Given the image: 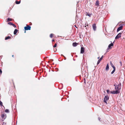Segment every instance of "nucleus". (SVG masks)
Instances as JSON below:
<instances>
[{
    "label": "nucleus",
    "instance_id": "obj_6",
    "mask_svg": "<svg viewBox=\"0 0 125 125\" xmlns=\"http://www.w3.org/2000/svg\"><path fill=\"white\" fill-rule=\"evenodd\" d=\"M119 93V92L117 90L111 92V93L113 94H117Z\"/></svg>",
    "mask_w": 125,
    "mask_h": 125
},
{
    "label": "nucleus",
    "instance_id": "obj_29",
    "mask_svg": "<svg viewBox=\"0 0 125 125\" xmlns=\"http://www.w3.org/2000/svg\"><path fill=\"white\" fill-rule=\"evenodd\" d=\"M109 90H107V93H109Z\"/></svg>",
    "mask_w": 125,
    "mask_h": 125
},
{
    "label": "nucleus",
    "instance_id": "obj_35",
    "mask_svg": "<svg viewBox=\"0 0 125 125\" xmlns=\"http://www.w3.org/2000/svg\"><path fill=\"white\" fill-rule=\"evenodd\" d=\"M13 56H14L13 55H12V56L13 57Z\"/></svg>",
    "mask_w": 125,
    "mask_h": 125
},
{
    "label": "nucleus",
    "instance_id": "obj_20",
    "mask_svg": "<svg viewBox=\"0 0 125 125\" xmlns=\"http://www.w3.org/2000/svg\"><path fill=\"white\" fill-rule=\"evenodd\" d=\"M115 68H114L113 69V70L112 71V72L111 73V74H113L115 72Z\"/></svg>",
    "mask_w": 125,
    "mask_h": 125
},
{
    "label": "nucleus",
    "instance_id": "obj_4",
    "mask_svg": "<svg viewBox=\"0 0 125 125\" xmlns=\"http://www.w3.org/2000/svg\"><path fill=\"white\" fill-rule=\"evenodd\" d=\"M121 34L122 33H120L118 34L115 37V39H117L120 38L121 37Z\"/></svg>",
    "mask_w": 125,
    "mask_h": 125
},
{
    "label": "nucleus",
    "instance_id": "obj_10",
    "mask_svg": "<svg viewBox=\"0 0 125 125\" xmlns=\"http://www.w3.org/2000/svg\"><path fill=\"white\" fill-rule=\"evenodd\" d=\"M103 56H102L98 60V61L97 63V64L98 65V64H99V63H100V61H101L102 60L103 58Z\"/></svg>",
    "mask_w": 125,
    "mask_h": 125
},
{
    "label": "nucleus",
    "instance_id": "obj_3",
    "mask_svg": "<svg viewBox=\"0 0 125 125\" xmlns=\"http://www.w3.org/2000/svg\"><path fill=\"white\" fill-rule=\"evenodd\" d=\"M1 117L2 118V121H3L6 117V115L5 114H2L1 115Z\"/></svg>",
    "mask_w": 125,
    "mask_h": 125
},
{
    "label": "nucleus",
    "instance_id": "obj_33",
    "mask_svg": "<svg viewBox=\"0 0 125 125\" xmlns=\"http://www.w3.org/2000/svg\"><path fill=\"white\" fill-rule=\"evenodd\" d=\"M54 40H52V42L54 41Z\"/></svg>",
    "mask_w": 125,
    "mask_h": 125
},
{
    "label": "nucleus",
    "instance_id": "obj_31",
    "mask_svg": "<svg viewBox=\"0 0 125 125\" xmlns=\"http://www.w3.org/2000/svg\"><path fill=\"white\" fill-rule=\"evenodd\" d=\"M0 73H2V71L0 69Z\"/></svg>",
    "mask_w": 125,
    "mask_h": 125
},
{
    "label": "nucleus",
    "instance_id": "obj_13",
    "mask_svg": "<svg viewBox=\"0 0 125 125\" xmlns=\"http://www.w3.org/2000/svg\"><path fill=\"white\" fill-rule=\"evenodd\" d=\"M78 44V43L76 42H73V45L74 47L76 46Z\"/></svg>",
    "mask_w": 125,
    "mask_h": 125
},
{
    "label": "nucleus",
    "instance_id": "obj_5",
    "mask_svg": "<svg viewBox=\"0 0 125 125\" xmlns=\"http://www.w3.org/2000/svg\"><path fill=\"white\" fill-rule=\"evenodd\" d=\"M113 45V44L112 43H111L108 46V48L107 49V51L110 49H111L112 48V47Z\"/></svg>",
    "mask_w": 125,
    "mask_h": 125
},
{
    "label": "nucleus",
    "instance_id": "obj_17",
    "mask_svg": "<svg viewBox=\"0 0 125 125\" xmlns=\"http://www.w3.org/2000/svg\"><path fill=\"white\" fill-rule=\"evenodd\" d=\"M86 15L88 16L89 17H91L92 14H89V13L88 12H86Z\"/></svg>",
    "mask_w": 125,
    "mask_h": 125
},
{
    "label": "nucleus",
    "instance_id": "obj_15",
    "mask_svg": "<svg viewBox=\"0 0 125 125\" xmlns=\"http://www.w3.org/2000/svg\"><path fill=\"white\" fill-rule=\"evenodd\" d=\"M95 5L97 6H99V1L98 0H97L95 3Z\"/></svg>",
    "mask_w": 125,
    "mask_h": 125
},
{
    "label": "nucleus",
    "instance_id": "obj_28",
    "mask_svg": "<svg viewBox=\"0 0 125 125\" xmlns=\"http://www.w3.org/2000/svg\"><path fill=\"white\" fill-rule=\"evenodd\" d=\"M61 56H62H62H64V60H66V57H65L64 56H63L62 54H61Z\"/></svg>",
    "mask_w": 125,
    "mask_h": 125
},
{
    "label": "nucleus",
    "instance_id": "obj_16",
    "mask_svg": "<svg viewBox=\"0 0 125 125\" xmlns=\"http://www.w3.org/2000/svg\"><path fill=\"white\" fill-rule=\"evenodd\" d=\"M18 32V30L16 29H15L14 32V34H16V33Z\"/></svg>",
    "mask_w": 125,
    "mask_h": 125
},
{
    "label": "nucleus",
    "instance_id": "obj_9",
    "mask_svg": "<svg viewBox=\"0 0 125 125\" xmlns=\"http://www.w3.org/2000/svg\"><path fill=\"white\" fill-rule=\"evenodd\" d=\"M93 28L94 30L95 31L96 30V26L95 24H94L93 25Z\"/></svg>",
    "mask_w": 125,
    "mask_h": 125
},
{
    "label": "nucleus",
    "instance_id": "obj_23",
    "mask_svg": "<svg viewBox=\"0 0 125 125\" xmlns=\"http://www.w3.org/2000/svg\"><path fill=\"white\" fill-rule=\"evenodd\" d=\"M8 24L10 25H12L13 24V23H11V22H8Z\"/></svg>",
    "mask_w": 125,
    "mask_h": 125
},
{
    "label": "nucleus",
    "instance_id": "obj_8",
    "mask_svg": "<svg viewBox=\"0 0 125 125\" xmlns=\"http://www.w3.org/2000/svg\"><path fill=\"white\" fill-rule=\"evenodd\" d=\"M84 47H81V53H83L84 52Z\"/></svg>",
    "mask_w": 125,
    "mask_h": 125
},
{
    "label": "nucleus",
    "instance_id": "obj_14",
    "mask_svg": "<svg viewBox=\"0 0 125 125\" xmlns=\"http://www.w3.org/2000/svg\"><path fill=\"white\" fill-rule=\"evenodd\" d=\"M110 64L111 65L113 68V69L115 68V66L111 62H110Z\"/></svg>",
    "mask_w": 125,
    "mask_h": 125
},
{
    "label": "nucleus",
    "instance_id": "obj_30",
    "mask_svg": "<svg viewBox=\"0 0 125 125\" xmlns=\"http://www.w3.org/2000/svg\"><path fill=\"white\" fill-rule=\"evenodd\" d=\"M120 64L121 66H122V63L121 62V61L120 62Z\"/></svg>",
    "mask_w": 125,
    "mask_h": 125
},
{
    "label": "nucleus",
    "instance_id": "obj_18",
    "mask_svg": "<svg viewBox=\"0 0 125 125\" xmlns=\"http://www.w3.org/2000/svg\"><path fill=\"white\" fill-rule=\"evenodd\" d=\"M12 21V19H11L9 18H8V19H7V22H8L9 21Z\"/></svg>",
    "mask_w": 125,
    "mask_h": 125
},
{
    "label": "nucleus",
    "instance_id": "obj_12",
    "mask_svg": "<svg viewBox=\"0 0 125 125\" xmlns=\"http://www.w3.org/2000/svg\"><path fill=\"white\" fill-rule=\"evenodd\" d=\"M109 69V67L108 64H107L106 67V68H105V70L106 71H108Z\"/></svg>",
    "mask_w": 125,
    "mask_h": 125
},
{
    "label": "nucleus",
    "instance_id": "obj_11",
    "mask_svg": "<svg viewBox=\"0 0 125 125\" xmlns=\"http://www.w3.org/2000/svg\"><path fill=\"white\" fill-rule=\"evenodd\" d=\"M122 28H123V26H121L119 27L118 28V29H117V31L118 32L119 31H120V30H122Z\"/></svg>",
    "mask_w": 125,
    "mask_h": 125
},
{
    "label": "nucleus",
    "instance_id": "obj_7",
    "mask_svg": "<svg viewBox=\"0 0 125 125\" xmlns=\"http://www.w3.org/2000/svg\"><path fill=\"white\" fill-rule=\"evenodd\" d=\"M31 27L29 25L25 27H24V29L25 30H30Z\"/></svg>",
    "mask_w": 125,
    "mask_h": 125
},
{
    "label": "nucleus",
    "instance_id": "obj_22",
    "mask_svg": "<svg viewBox=\"0 0 125 125\" xmlns=\"http://www.w3.org/2000/svg\"><path fill=\"white\" fill-rule=\"evenodd\" d=\"M16 3L17 4H19L20 3V1H16Z\"/></svg>",
    "mask_w": 125,
    "mask_h": 125
},
{
    "label": "nucleus",
    "instance_id": "obj_19",
    "mask_svg": "<svg viewBox=\"0 0 125 125\" xmlns=\"http://www.w3.org/2000/svg\"><path fill=\"white\" fill-rule=\"evenodd\" d=\"M10 38L11 37H10L9 36H7L5 38V40H8V39H10Z\"/></svg>",
    "mask_w": 125,
    "mask_h": 125
},
{
    "label": "nucleus",
    "instance_id": "obj_24",
    "mask_svg": "<svg viewBox=\"0 0 125 125\" xmlns=\"http://www.w3.org/2000/svg\"><path fill=\"white\" fill-rule=\"evenodd\" d=\"M53 34H51L50 35V37L51 38H52L53 36Z\"/></svg>",
    "mask_w": 125,
    "mask_h": 125
},
{
    "label": "nucleus",
    "instance_id": "obj_32",
    "mask_svg": "<svg viewBox=\"0 0 125 125\" xmlns=\"http://www.w3.org/2000/svg\"><path fill=\"white\" fill-rule=\"evenodd\" d=\"M98 119L100 121V117H99L98 118Z\"/></svg>",
    "mask_w": 125,
    "mask_h": 125
},
{
    "label": "nucleus",
    "instance_id": "obj_21",
    "mask_svg": "<svg viewBox=\"0 0 125 125\" xmlns=\"http://www.w3.org/2000/svg\"><path fill=\"white\" fill-rule=\"evenodd\" d=\"M5 112L6 113H9V110L8 109H6L5 111Z\"/></svg>",
    "mask_w": 125,
    "mask_h": 125
},
{
    "label": "nucleus",
    "instance_id": "obj_2",
    "mask_svg": "<svg viewBox=\"0 0 125 125\" xmlns=\"http://www.w3.org/2000/svg\"><path fill=\"white\" fill-rule=\"evenodd\" d=\"M109 99V97L108 96H105L104 98V102L106 104H107L106 102Z\"/></svg>",
    "mask_w": 125,
    "mask_h": 125
},
{
    "label": "nucleus",
    "instance_id": "obj_34",
    "mask_svg": "<svg viewBox=\"0 0 125 125\" xmlns=\"http://www.w3.org/2000/svg\"><path fill=\"white\" fill-rule=\"evenodd\" d=\"M100 57H98V59H99V58Z\"/></svg>",
    "mask_w": 125,
    "mask_h": 125
},
{
    "label": "nucleus",
    "instance_id": "obj_26",
    "mask_svg": "<svg viewBox=\"0 0 125 125\" xmlns=\"http://www.w3.org/2000/svg\"><path fill=\"white\" fill-rule=\"evenodd\" d=\"M57 45V44L56 43H55L54 45L53 46V47H56Z\"/></svg>",
    "mask_w": 125,
    "mask_h": 125
},
{
    "label": "nucleus",
    "instance_id": "obj_25",
    "mask_svg": "<svg viewBox=\"0 0 125 125\" xmlns=\"http://www.w3.org/2000/svg\"><path fill=\"white\" fill-rule=\"evenodd\" d=\"M0 105L1 106H3V105L1 101H0Z\"/></svg>",
    "mask_w": 125,
    "mask_h": 125
},
{
    "label": "nucleus",
    "instance_id": "obj_1",
    "mask_svg": "<svg viewBox=\"0 0 125 125\" xmlns=\"http://www.w3.org/2000/svg\"><path fill=\"white\" fill-rule=\"evenodd\" d=\"M114 85L115 86V89L116 90H117L119 91V87L121 85V84L120 83V84H119L118 85L115 84Z\"/></svg>",
    "mask_w": 125,
    "mask_h": 125
},
{
    "label": "nucleus",
    "instance_id": "obj_27",
    "mask_svg": "<svg viewBox=\"0 0 125 125\" xmlns=\"http://www.w3.org/2000/svg\"><path fill=\"white\" fill-rule=\"evenodd\" d=\"M12 25V26L14 27H16V26L15 25L13 24Z\"/></svg>",
    "mask_w": 125,
    "mask_h": 125
}]
</instances>
